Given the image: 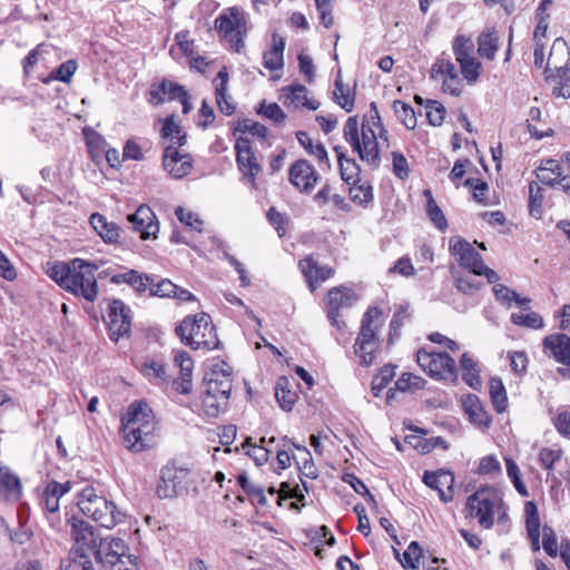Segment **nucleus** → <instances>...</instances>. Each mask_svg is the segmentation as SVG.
I'll return each mask as SVG.
<instances>
[{
    "mask_svg": "<svg viewBox=\"0 0 570 570\" xmlns=\"http://www.w3.org/2000/svg\"><path fill=\"white\" fill-rule=\"evenodd\" d=\"M160 425L151 407L144 401L131 403L121 417L120 433L125 446L139 453L156 445Z\"/></svg>",
    "mask_w": 570,
    "mask_h": 570,
    "instance_id": "1",
    "label": "nucleus"
},
{
    "mask_svg": "<svg viewBox=\"0 0 570 570\" xmlns=\"http://www.w3.org/2000/svg\"><path fill=\"white\" fill-rule=\"evenodd\" d=\"M181 343L191 350L218 348L220 342L217 337L215 325L207 313L186 316L175 328Z\"/></svg>",
    "mask_w": 570,
    "mask_h": 570,
    "instance_id": "2",
    "label": "nucleus"
},
{
    "mask_svg": "<svg viewBox=\"0 0 570 570\" xmlns=\"http://www.w3.org/2000/svg\"><path fill=\"white\" fill-rule=\"evenodd\" d=\"M77 495V505L82 514L98 522L100 527L110 529L118 522L115 504L97 495L92 487H86Z\"/></svg>",
    "mask_w": 570,
    "mask_h": 570,
    "instance_id": "3",
    "label": "nucleus"
},
{
    "mask_svg": "<svg viewBox=\"0 0 570 570\" xmlns=\"http://www.w3.org/2000/svg\"><path fill=\"white\" fill-rule=\"evenodd\" d=\"M381 315L382 311L379 307H370L362 317L360 333L354 344V353L360 357L362 366H370L374 362V353L379 348V338L377 327L373 326V323Z\"/></svg>",
    "mask_w": 570,
    "mask_h": 570,
    "instance_id": "4",
    "label": "nucleus"
},
{
    "mask_svg": "<svg viewBox=\"0 0 570 570\" xmlns=\"http://www.w3.org/2000/svg\"><path fill=\"white\" fill-rule=\"evenodd\" d=\"M499 504H501V494L498 489L485 485L468 498L466 509L470 517L476 519L479 524L488 530L494 523L495 508Z\"/></svg>",
    "mask_w": 570,
    "mask_h": 570,
    "instance_id": "5",
    "label": "nucleus"
},
{
    "mask_svg": "<svg viewBox=\"0 0 570 570\" xmlns=\"http://www.w3.org/2000/svg\"><path fill=\"white\" fill-rule=\"evenodd\" d=\"M247 20L238 7H229L215 19V29L236 52L244 48V38L247 33Z\"/></svg>",
    "mask_w": 570,
    "mask_h": 570,
    "instance_id": "6",
    "label": "nucleus"
},
{
    "mask_svg": "<svg viewBox=\"0 0 570 570\" xmlns=\"http://www.w3.org/2000/svg\"><path fill=\"white\" fill-rule=\"evenodd\" d=\"M416 362L434 380L458 382L459 375L455 361L445 352H428L424 348H420L416 353Z\"/></svg>",
    "mask_w": 570,
    "mask_h": 570,
    "instance_id": "7",
    "label": "nucleus"
},
{
    "mask_svg": "<svg viewBox=\"0 0 570 570\" xmlns=\"http://www.w3.org/2000/svg\"><path fill=\"white\" fill-rule=\"evenodd\" d=\"M189 485V470L171 463L161 469L156 491L160 499H173L187 494Z\"/></svg>",
    "mask_w": 570,
    "mask_h": 570,
    "instance_id": "8",
    "label": "nucleus"
},
{
    "mask_svg": "<svg viewBox=\"0 0 570 570\" xmlns=\"http://www.w3.org/2000/svg\"><path fill=\"white\" fill-rule=\"evenodd\" d=\"M98 266L80 258H73V295L94 302L98 295L95 272Z\"/></svg>",
    "mask_w": 570,
    "mask_h": 570,
    "instance_id": "9",
    "label": "nucleus"
},
{
    "mask_svg": "<svg viewBox=\"0 0 570 570\" xmlns=\"http://www.w3.org/2000/svg\"><path fill=\"white\" fill-rule=\"evenodd\" d=\"M108 328L111 341L128 336L131 331L130 308L119 298H112L108 304Z\"/></svg>",
    "mask_w": 570,
    "mask_h": 570,
    "instance_id": "10",
    "label": "nucleus"
},
{
    "mask_svg": "<svg viewBox=\"0 0 570 570\" xmlns=\"http://www.w3.org/2000/svg\"><path fill=\"white\" fill-rule=\"evenodd\" d=\"M356 301L353 289L345 286L333 287L326 297V313L331 324L338 330L345 327V322L340 320V309L350 307Z\"/></svg>",
    "mask_w": 570,
    "mask_h": 570,
    "instance_id": "11",
    "label": "nucleus"
},
{
    "mask_svg": "<svg viewBox=\"0 0 570 570\" xmlns=\"http://www.w3.org/2000/svg\"><path fill=\"white\" fill-rule=\"evenodd\" d=\"M236 163L239 171L246 181L256 185V177L261 173L262 167L253 151L250 140L246 137H238L235 144Z\"/></svg>",
    "mask_w": 570,
    "mask_h": 570,
    "instance_id": "12",
    "label": "nucleus"
},
{
    "mask_svg": "<svg viewBox=\"0 0 570 570\" xmlns=\"http://www.w3.org/2000/svg\"><path fill=\"white\" fill-rule=\"evenodd\" d=\"M450 253L456 257L461 267L475 275L482 268L483 258L479 252L465 239L453 237L450 239Z\"/></svg>",
    "mask_w": 570,
    "mask_h": 570,
    "instance_id": "13",
    "label": "nucleus"
},
{
    "mask_svg": "<svg viewBox=\"0 0 570 570\" xmlns=\"http://www.w3.org/2000/svg\"><path fill=\"white\" fill-rule=\"evenodd\" d=\"M288 178L299 191L309 193L317 184L320 174L308 160L298 159L291 165Z\"/></svg>",
    "mask_w": 570,
    "mask_h": 570,
    "instance_id": "14",
    "label": "nucleus"
},
{
    "mask_svg": "<svg viewBox=\"0 0 570 570\" xmlns=\"http://www.w3.org/2000/svg\"><path fill=\"white\" fill-rule=\"evenodd\" d=\"M232 373L228 365L223 362L212 370L207 382V390L222 399V403H228L233 386Z\"/></svg>",
    "mask_w": 570,
    "mask_h": 570,
    "instance_id": "15",
    "label": "nucleus"
},
{
    "mask_svg": "<svg viewBox=\"0 0 570 570\" xmlns=\"http://www.w3.org/2000/svg\"><path fill=\"white\" fill-rule=\"evenodd\" d=\"M128 220L132 228L140 233L141 239L156 237L159 232V225L151 208L147 205H140L134 214L128 215Z\"/></svg>",
    "mask_w": 570,
    "mask_h": 570,
    "instance_id": "16",
    "label": "nucleus"
},
{
    "mask_svg": "<svg viewBox=\"0 0 570 570\" xmlns=\"http://www.w3.org/2000/svg\"><path fill=\"white\" fill-rule=\"evenodd\" d=\"M163 166L174 178L179 179L190 173L193 159L190 155H181L177 147L170 145L164 151Z\"/></svg>",
    "mask_w": 570,
    "mask_h": 570,
    "instance_id": "17",
    "label": "nucleus"
},
{
    "mask_svg": "<svg viewBox=\"0 0 570 570\" xmlns=\"http://www.w3.org/2000/svg\"><path fill=\"white\" fill-rule=\"evenodd\" d=\"M543 352L558 363L570 366V336L563 333L547 335L542 341Z\"/></svg>",
    "mask_w": 570,
    "mask_h": 570,
    "instance_id": "18",
    "label": "nucleus"
},
{
    "mask_svg": "<svg viewBox=\"0 0 570 570\" xmlns=\"http://www.w3.org/2000/svg\"><path fill=\"white\" fill-rule=\"evenodd\" d=\"M570 49L562 38H557L551 47L547 65L544 68V78H553V73L569 69Z\"/></svg>",
    "mask_w": 570,
    "mask_h": 570,
    "instance_id": "19",
    "label": "nucleus"
},
{
    "mask_svg": "<svg viewBox=\"0 0 570 570\" xmlns=\"http://www.w3.org/2000/svg\"><path fill=\"white\" fill-rule=\"evenodd\" d=\"M423 482L435 489L442 501L449 502L453 499L454 475L451 471L443 469L436 472L425 471Z\"/></svg>",
    "mask_w": 570,
    "mask_h": 570,
    "instance_id": "20",
    "label": "nucleus"
},
{
    "mask_svg": "<svg viewBox=\"0 0 570 570\" xmlns=\"http://www.w3.org/2000/svg\"><path fill=\"white\" fill-rule=\"evenodd\" d=\"M22 497L20 478L7 466L0 468V502L13 503Z\"/></svg>",
    "mask_w": 570,
    "mask_h": 570,
    "instance_id": "21",
    "label": "nucleus"
},
{
    "mask_svg": "<svg viewBox=\"0 0 570 570\" xmlns=\"http://www.w3.org/2000/svg\"><path fill=\"white\" fill-rule=\"evenodd\" d=\"M151 282H154V276L136 269H126L122 273H117L110 276V283L116 285L127 284L139 296L149 289Z\"/></svg>",
    "mask_w": 570,
    "mask_h": 570,
    "instance_id": "22",
    "label": "nucleus"
},
{
    "mask_svg": "<svg viewBox=\"0 0 570 570\" xmlns=\"http://www.w3.org/2000/svg\"><path fill=\"white\" fill-rule=\"evenodd\" d=\"M299 267L312 291H315L318 283L324 282L334 275V269L332 267L320 266L311 256L302 259L299 262Z\"/></svg>",
    "mask_w": 570,
    "mask_h": 570,
    "instance_id": "23",
    "label": "nucleus"
},
{
    "mask_svg": "<svg viewBox=\"0 0 570 570\" xmlns=\"http://www.w3.org/2000/svg\"><path fill=\"white\" fill-rule=\"evenodd\" d=\"M184 86L163 79L159 83H153L149 89V102L153 105H161L165 102V96L168 100L178 99L185 92Z\"/></svg>",
    "mask_w": 570,
    "mask_h": 570,
    "instance_id": "24",
    "label": "nucleus"
},
{
    "mask_svg": "<svg viewBox=\"0 0 570 570\" xmlns=\"http://www.w3.org/2000/svg\"><path fill=\"white\" fill-rule=\"evenodd\" d=\"M463 409L465 413L468 414L471 423L480 426V428H489L492 417L491 415L485 411L483 405L480 402V399L474 394H469L463 400Z\"/></svg>",
    "mask_w": 570,
    "mask_h": 570,
    "instance_id": "25",
    "label": "nucleus"
},
{
    "mask_svg": "<svg viewBox=\"0 0 570 570\" xmlns=\"http://www.w3.org/2000/svg\"><path fill=\"white\" fill-rule=\"evenodd\" d=\"M110 537H99V543H96L94 540V544L96 547L94 554L97 561H105L107 553L117 552L118 558H127L128 547L125 544L124 540L120 537H111V540L108 541Z\"/></svg>",
    "mask_w": 570,
    "mask_h": 570,
    "instance_id": "26",
    "label": "nucleus"
},
{
    "mask_svg": "<svg viewBox=\"0 0 570 570\" xmlns=\"http://www.w3.org/2000/svg\"><path fill=\"white\" fill-rule=\"evenodd\" d=\"M89 223L105 243L114 244L118 242L120 227L116 223L108 222L99 213H94L89 218Z\"/></svg>",
    "mask_w": 570,
    "mask_h": 570,
    "instance_id": "27",
    "label": "nucleus"
},
{
    "mask_svg": "<svg viewBox=\"0 0 570 570\" xmlns=\"http://www.w3.org/2000/svg\"><path fill=\"white\" fill-rule=\"evenodd\" d=\"M460 367L462 370V380L466 385L475 391L482 387V380L478 363L472 358L469 353H463L460 358Z\"/></svg>",
    "mask_w": 570,
    "mask_h": 570,
    "instance_id": "28",
    "label": "nucleus"
},
{
    "mask_svg": "<svg viewBox=\"0 0 570 570\" xmlns=\"http://www.w3.org/2000/svg\"><path fill=\"white\" fill-rule=\"evenodd\" d=\"M47 274L61 288L71 293V266L69 263L53 261L47 264Z\"/></svg>",
    "mask_w": 570,
    "mask_h": 570,
    "instance_id": "29",
    "label": "nucleus"
},
{
    "mask_svg": "<svg viewBox=\"0 0 570 570\" xmlns=\"http://www.w3.org/2000/svg\"><path fill=\"white\" fill-rule=\"evenodd\" d=\"M82 135L86 141L89 157L92 161L99 163L102 158L104 151L106 150L105 138L95 129L88 126L82 128Z\"/></svg>",
    "mask_w": 570,
    "mask_h": 570,
    "instance_id": "30",
    "label": "nucleus"
},
{
    "mask_svg": "<svg viewBox=\"0 0 570 570\" xmlns=\"http://www.w3.org/2000/svg\"><path fill=\"white\" fill-rule=\"evenodd\" d=\"M273 46L268 52L264 53V67L268 70H278L283 68L284 59L283 53L285 49V40L278 37L277 33L272 36Z\"/></svg>",
    "mask_w": 570,
    "mask_h": 570,
    "instance_id": "31",
    "label": "nucleus"
},
{
    "mask_svg": "<svg viewBox=\"0 0 570 570\" xmlns=\"http://www.w3.org/2000/svg\"><path fill=\"white\" fill-rule=\"evenodd\" d=\"M392 549L395 558L405 570L419 568L420 559L423 557V549L416 541H412L403 553H400L395 547H392Z\"/></svg>",
    "mask_w": 570,
    "mask_h": 570,
    "instance_id": "32",
    "label": "nucleus"
},
{
    "mask_svg": "<svg viewBox=\"0 0 570 570\" xmlns=\"http://www.w3.org/2000/svg\"><path fill=\"white\" fill-rule=\"evenodd\" d=\"M70 481H66L65 484L56 481L50 482L42 495V503L45 509L49 512H56L59 509V499L69 490Z\"/></svg>",
    "mask_w": 570,
    "mask_h": 570,
    "instance_id": "33",
    "label": "nucleus"
},
{
    "mask_svg": "<svg viewBox=\"0 0 570 570\" xmlns=\"http://www.w3.org/2000/svg\"><path fill=\"white\" fill-rule=\"evenodd\" d=\"M489 393L493 409L503 413L508 407V396L504 384L500 377H491L489 381Z\"/></svg>",
    "mask_w": 570,
    "mask_h": 570,
    "instance_id": "34",
    "label": "nucleus"
},
{
    "mask_svg": "<svg viewBox=\"0 0 570 570\" xmlns=\"http://www.w3.org/2000/svg\"><path fill=\"white\" fill-rule=\"evenodd\" d=\"M368 131L371 134V140L365 142L364 146L360 144V149L355 151L358 154L361 160L366 161L371 167L376 169L381 164L379 142L373 129L368 128Z\"/></svg>",
    "mask_w": 570,
    "mask_h": 570,
    "instance_id": "35",
    "label": "nucleus"
},
{
    "mask_svg": "<svg viewBox=\"0 0 570 570\" xmlns=\"http://www.w3.org/2000/svg\"><path fill=\"white\" fill-rule=\"evenodd\" d=\"M499 48V37L494 29L482 32L478 38V52L481 57L493 60Z\"/></svg>",
    "mask_w": 570,
    "mask_h": 570,
    "instance_id": "36",
    "label": "nucleus"
},
{
    "mask_svg": "<svg viewBox=\"0 0 570 570\" xmlns=\"http://www.w3.org/2000/svg\"><path fill=\"white\" fill-rule=\"evenodd\" d=\"M537 174L538 179L549 186H556V180L562 175V167L556 159H544L541 161Z\"/></svg>",
    "mask_w": 570,
    "mask_h": 570,
    "instance_id": "37",
    "label": "nucleus"
},
{
    "mask_svg": "<svg viewBox=\"0 0 570 570\" xmlns=\"http://www.w3.org/2000/svg\"><path fill=\"white\" fill-rule=\"evenodd\" d=\"M295 448L303 453V456L301 458V461L294 456V460L296 461V464L298 466L299 473H301V481L304 487V489L307 491V485L305 481L303 480V476L309 478V479H316L317 468L315 466L311 452L306 449V446L303 445H295Z\"/></svg>",
    "mask_w": 570,
    "mask_h": 570,
    "instance_id": "38",
    "label": "nucleus"
},
{
    "mask_svg": "<svg viewBox=\"0 0 570 570\" xmlns=\"http://www.w3.org/2000/svg\"><path fill=\"white\" fill-rule=\"evenodd\" d=\"M288 384V380L283 376L279 377L275 387V397L279 406L286 412L292 411L294 404L297 401V394L287 389Z\"/></svg>",
    "mask_w": 570,
    "mask_h": 570,
    "instance_id": "39",
    "label": "nucleus"
},
{
    "mask_svg": "<svg viewBox=\"0 0 570 570\" xmlns=\"http://www.w3.org/2000/svg\"><path fill=\"white\" fill-rule=\"evenodd\" d=\"M237 483L243 489V491L250 498L253 503L259 504L262 507L267 504L264 488L250 482L245 472L238 474Z\"/></svg>",
    "mask_w": 570,
    "mask_h": 570,
    "instance_id": "40",
    "label": "nucleus"
},
{
    "mask_svg": "<svg viewBox=\"0 0 570 570\" xmlns=\"http://www.w3.org/2000/svg\"><path fill=\"white\" fill-rule=\"evenodd\" d=\"M553 83L551 94L556 98H570V69L553 73V78H544Z\"/></svg>",
    "mask_w": 570,
    "mask_h": 570,
    "instance_id": "41",
    "label": "nucleus"
},
{
    "mask_svg": "<svg viewBox=\"0 0 570 570\" xmlns=\"http://www.w3.org/2000/svg\"><path fill=\"white\" fill-rule=\"evenodd\" d=\"M141 373L155 384H164L167 382L166 365L163 362L149 360L142 363Z\"/></svg>",
    "mask_w": 570,
    "mask_h": 570,
    "instance_id": "42",
    "label": "nucleus"
},
{
    "mask_svg": "<svg viewBox=\"0 0 570 570\" xmlns=\"http://www.w3.org/2000/svg\"><path fill=\"white\" fill-rule=\"evenodd\" d=\"M296 138L309 155H314L320 160V163H325L328 165L330 160L327 151L323 144L320 142L314 145L308 134L304 130L296 131Z\"/></svg>",
    "mask_w": 570,
    "mask_h": 570,
    "instance_id": "43",
    "label": "nucleus"
},
{
    "mask_svg": "<svg viewBox=\"0 0 570 570\" xmlns=\"http://www.w3.org/2000/svg\"><path fill=\"white\" fill-rule=\"evenodd\" d=\"M99 562L105 567H109L110 570H139L138 559L136 556L118 558L117 552L107 553L105 561Z\"/></svg>",
    "mask_w": 570,
    "mask_h": 570,
    "instance_id": "44",
    "label": "nucleus"
},
{
    "mask_svg": "<svg viewBox=\"0 0 570 570\" xmlns=\"http://www.w3.org/2000/svg\"><path fill=\"white\" fill-rule=\"evenodd\" d=\"M450 274L453 278L455 288L464 295H473L481 288L482 283L475 282L470 276L462 275L454 267L450 269Z\"/></svg>",
    "mask_w": 570,
    "mask_h": 570,
    "instance_id": "45",
    "label": "nucleus"
},
{
    "mask_svg": "<svg viewBox=\"0 0 570 570\" xmlns=\"http://www.w3.org/2000/svg\"><path fill=\"white\" fill-rule=\"evenodd\" d=\"M393 111L397 119L409 129L412 130L416 127V116L411 105L402 101H393Z\"/></svg>",
    "mask_w": 570,
    "mask_h": 570,
    "instance_id": "46",
    "label": "nucleus"
},
{
    "mask_svg": "<svg viewBox=\"0 0 570 570\" xmlns=\"http://www.w3.org/2000/svg\"><path fill=\"white\" fill-rule=\"evenodd\" d=\"M543 191L544 189L535 181L529 184V213L537 219H540L542 216Z\"/></svg>",
    "mask_w": 570,
    "mask_h": 570,
    "instance_id": "47",
    "label": "nucleus"
},
{
    "mask_svg": "<svg viewBox=\"0 0 570 570\" xmlns=\"http://www.w3.org/2000/svg\"><path fill=\"white\" fill-rule=\"evenodd\" d=\"M409 305H400L397 311L394 313L391 322H390V333L387 344H393L394 341L399 340L401 336V327L404 324V321L410 318V313L407 312Z\"/></svg>",
    "mask_w": 570,
    "mask_h": 570,
    "instance_id": "48",
    "label": "nucleus"
},
{
    "mask_svg": "<svg viewBox=\"0 0 570 570\" xmlns=\"http://www.w3.org/2000/svg\"><path fill=\"white\" fill-rule=\"evenodd\" d=\"M335 89L333 91V99L346 112H351L354 108L355 94L345 91L342 78L338 76L335 79Z\"/></svg>",
    "mask_w": 570,
    "mask_h": 570,
    "instance_id": "49",
    "label": "nucleus"
},
{
    "mask_svg": "<svg viewBox=\"0 0 570 570\" xmlns=\"http://www.w3.org/2000/svg\"><path fill=\"white\" fill-rule=\"evenodd\" d=\"M394 366L391 364L384 365L379 374H376L371 383V390L374 396H380L381 392L393 380L395 372Z\"/></svg>",
    "mask_w": 570,
    "mask_h": 570,
    "instance_id": "50",
    "label": "nucleus"
},
{
    "mask_svg": "<svg viewBox=\"0 0 570 570\" xmlns=\"http://www.w3.org/2000/svg\"><path fill=\"white\" fill-rule=\"evenodd\" d=\"M350 198L353 203L366 207L373 200V187L371 184L351 185Z\"/></svg>",
    "mask_w": 570,
    "mask_h": 570,
    "instance_id": "51",
    "label": "nucleus"
},
{
    "mask_svg": "<svg viewBox=\"0 0 570 570\" xmlns=\"http://www.w3.org/2000/svg\"><path fill=\"white\" fill-rule=\"evenodd\" d=\"M256 114L275 124H283L286 119V114L276 102L267 104L265 100L258 105Z\"/></svg>",
    "mask_w": 570,
    "mask_h": 570,
    "instance_id": "52",
    "label": "nucleus"
},
{
    "mask_svg": "<svg viewBox=\"0 0 570 570\" xmlns=\"http://www.w3.org/2000/svg\"><path fill=\"white\" fill-rule=\"evenodd\" d=\"M524 521L527 534H540V518L538 507L533 501H527L524 504Z\"/></svg>",
    "mask_w": 570,
    "mask_h": 570,
    "instance_id": "53",
    "label": "nucleus"
},
{
    "mask_svg": "<svg viewBox=\"0 0 570 570\" xmlns=\"http://www.w3.org/2000/svg\"><path fill=\"white\" fill-rule=\"evenodd\" d=\"M342 180L348 185L360 183L361 167L354 158H348L338 165Z\"/></svg>",
    "mask_w": 570,
    "mask_h": 570,
    "instance_id": "54",
    "label": "nucleus"
},
{
    "mask_svg": "<svg viewBox=\"0 0 570 570\" xmlns=\"http://www.w3.org/2000/svg\"><path fill=\"white\" fill-rule=\"evenodd\" d=\"M235 131L249 132L262 140H265L268 136V128L265 125L247 118L237 122Z\"/></svg>",
    "mask_w": 570,
    "mask_h": 570,
    "instance_id": "55",
    "label": "nucleus"
},
{
    "mask_svg": "<svg viewBox=\"0 0 570 570\" xmlns=\"http://www.w3.org/2000/svg\"><path fill=\"white\" fill-rule=\"evenodd\" d=\"M511 322L515 325L532 330H539L544 326L543 318L535 312H530L525 315L512 313Z\"/></svg>",
    "mask_w": 570,
    "mask_h": 570,
    "instance_id": "56",
    "label": "nucleus"
},
{
    "mask_svg": "<svg viewBox=\"0 0 570 570\" xmlns=\"http://www.w3.org/2000/svg\"><path fill=\"white\" fill-rule=\"evenodd\" d=\"M175 291H177V285L174 284L168 278H163L160 281H156L154 277V282L149 285V295L157 297H169L171 298L175 295Z\"/></svg>",
    "mask_w": 570,
    "mask_h": 570,
    "instance_id": "57",
    "label": "nucleus"
},
{
    "mask_svg": "<svg viewBox=\"0 0 570 570\" xmlns=\"http://www.w3.org/2000/svg\"><path fill=\"white\" fill-rule=\"evenodd\" d=\"M344 139L352 146L353 150L360 149V132L357 116L348 117L343 128Z\"/></svg>",
    "mask_w": 570,
    "mask_h": 570,
    "instance_id": "58",
    "label": "nucleus"
},
{
    "mask_svg": "<svg viewBox=\"0 0 570 570\" xmlns=\"http://www.w3.org/2000/svg\"><path fill=\"white\" fill-rule=\"evenodd\" d=\"M507 474L511 479L515 490L522 495L528 497V490L521 480L520 470L518 464L512 458H504Z\"/></svg>",
    "mask_w": 570,
    "mask_h": 570,
    "instance_id": "59",
    "label": "nucleus"
},
{
    "mask_svg": "<svg viewBox=\"0 0 570 570\" xmlns=\"http://www.w3.org/2000/svg\"><path fill=\"white\" fill-rule=\"evenodd\" d=\"M459 63L464 79L469 83H474L480 77L481 63L472 56Z\"/></svg>",
    "mask_w": 570,
    "mask_h": 570,
    "instance_id": "60",
    "label": "nucleus"
},
{
    "mask_svg": "<svg viewBox=\"0 0 570 570\" xmlns=\"http://www.w3.org/2000/svg\"><path fill=\"white\" fill-rule=\"evenodd\" d=\"M202 402L206 413L210 416H217L220 411H224L227 407L228 404L222 403V399L214 393H209L207 389L202 399Z\"/></svg>",
    "mask_w": 570,
    "mask_h": 570,
    "instance_id": "61",
    "label": "nucleus"
},
{
    "mask_svg": "<svg viewBox=\"0 0 570 570\" xmlns=\"http://www.w3.org/2000/svg\"><path fill=\"white\" fill-rule=\"evenodd\" d=\"M425 107L428 109L426 117L432 126H441L445 116L444 106L436 100H426Z\"/></svg>",
    "mask_w": 570,
    "mask_h": 570,
    "instance_id": "62",
    "label": "nucleus"
},
{
    "mask_svg": "<svg viewBox=\"0 0 570 570\" xmlns=\"http://www.w3.org/2000/svg\"><path fill=\"white\" fill-rule=\"evenodd\" d=\"M286 96V100L289 101V104L295 105V107H303V102L307 98V88L304 85L295 83L283 88Z\"/></svg>",
    "mask_w": 570,
    "mask_h": 570,
    "instance_id": "63",
    "label": "nucleus"
},
{
    "mask_svg": "<svg viewBox=\"0 0 570 570\" xmlns=\"http://www.w3.org/2000/svg\"><path fill=\"white\" fill-rule=\"evenodd\" d=\"M473 45L471 40L463 35L455 37L453 41V52L458 62L471 57Z\"/></svg>",
    "mask_w": 570,
    "mask_h": 570,
    "instance_id": "64",
    "label": "nucleus"
}]
</instances>
